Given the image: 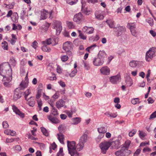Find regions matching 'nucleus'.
<instances>
[{
  "instance_id": "f257e3e1",
  "label": "nucleus",
  "mask_w": 156,
  "mask_h": 156,
  "mask_svg": "<svg viewBox=\"0 0 156 156\" xmlns=\"http://www.w3.org/2000/svg\"><path fill=\"white\" fill-rule=\"evenodd\" d=\"M67 147L69 153L71 156H78L79 153L76 148V142L75 141H67Z\"/></svg>"
},
{
  "instance_id": "f03ea898",
  "label": "nucleus",
  "mask_w": 156,
  "mask_h": 156,
  "mask_svg": "<svg viewBox=\"0 0 156 156\" xmlns=\"http://www.w3.org/2000/svg\"><path fill=\"white\" fill-rule=\"evenodd\" d=\"M87 135L85 133L83 134L80 136L79 143L76 145L77 150L78 151H80L83 149L85 144L87 141Z\"/></svg>"
},
{
  "instance_id": "7ed1b4c3",
  "label": "nucleus",
  "mask_w": 156,
  "mask_h": 156,
  "mask_svg": "<svg viewBox=\"0 0 156 156\" xmlns=\"http://www.w3.org/2000/svg\"><path fill=\"white\" fill-rule=\"evenodd\" d=\"M110 146L109 141H104L101 143L99 145L101 152L103 154H106L107 151Z\"/></svg>"
},
{
  "instance_id": "20e7f679",
  "label": "nucleus",
  "mask_w": 156,
  "mask_h": 156,
  "mask_svg": "<svg viewBox=\"0 0 156 156\" xmlns=\"http://www.w3.org/2000/svg\"><path fill=\"white\" fill-rule=\"evenodd\" d=\"M72 42L70 41H67L64 43L63 45V48L69 56L72 55V53L70 51L72 48Z\"/></svg>"
},
{
  "instance_id": "39448f33",
  "label": "nucleus",
  "mask_w": 156,
  "mask_h": 156,
  "mask_svg": "<svg viewBox=\"0 0 156 156\" xmlns=\"http://www.w3.org/2000/svg\"><path fill=\"white\" fill-rule=\"evenodd\" d=\"M12 79L11 73L10 75L7 74L3 76V81L4 82V85L6 87H10L12 84L10 83Z\"/></svg>"
},
{
  "instance_id": "423d86ee",
  "label": "nucleus",
  "mask_w": 156,
  "mask_h": 156,
  "mask_svg": "<svg viewBox=\"0 0 156 156\" xmlns=\"http://www.w3.org/2000/svg\"><path fill=\"white\" fill-rule=\"evenodd\" d=\"M44 41L47 43L48 44L54 46L58 44V39L56 37H52L47 39Z\"/></svg>"
},
{
  "instance_id": "0eeeda50",
  "label": "nucleus",
  "mask_w": 156,
  "mask_h": 156,
  "mask_svg": "<svg viewBox=\"0 0 156 156\" xmlns=\"http://www.w3.org/2000/svg\"><path fill=\"white\" fill-rule=\"evenodd\" d=\"M155 48L154 47L150 48L146 54V59L147 61L149 62L152 59L155 53Z\"/></svg>"
},
{
  "instance_id": "6e6552de",
  "label": "nucleus",
  "mask_w": 156,
  "mask_h": 156,
  "mask_svg": "<svg viewBox=\"0 0 156 156\" xmlns=\"http://www.w3.org/2000/svg\"><path fill=\"white\" fill-rule=\"evenodd\" d=\"M85 19L84 16L81 12L75 14L73 18V21L77 24L80 23Z\"/></svg>"
},
{
  "instance_id": "1a4fd4ad",
  "label": "nucleus",
  "mask_w": 156,
  "mask_h": 156,
  "mask_svg": "<svg viewBox=\"0 0 156 156\" xmlns=\"http://www.w3.org/2000/svg\"><path fill=\"white\" fill-rule=\"evenodd\" d=\"M53 24L54 25V28L56 30L57 34H59L62 29L61 22L55 20L53 21Z\"/></svg>"
},
{
  "instance_id": "9d476101",
  "label": "nucleus",
  "mask_w": 156,
  "mask_h": 156,
  "mask_svg": "<svg viewBox=\"0 0 156 156\" xmlns=\"http://www.w3.org/2000/svg\"><path fill=\"white\" fill-rule=\"evenodd\" d=\"M22 92L21 89L18 88L16 89L14 91V94L13 96V99L14 101H16L17 99L20 98L22 95Z\"/></svg>"
},
{
  "instance_id": "9b49d317",
  "label": "nucleus",
  "mask_w": 156,
  "mask_h": 156,
  "mask_svg": "<svg viewBox=\"0 0 156 156\" xmlns=\"http://www.w3.org/2000/svg\"><path fill=\"white\" fill-rule=\"evenodd\" d=\"M121 138H118L115 141L112 142L110 141V146L112 148H118L120 147Z\"/></svg>"
},
{
  "instance_id": "f8f14e48",
  "label": "nucleus",
  "mask_w": 156,
  "mask_h": 156,
  "mask_svg": "<svg viewBox=\"0 0 156 156\" xmlns=\"http://www.w3.org/2000/svg\"><path fill=\"white\" fill-rule=\"evenodd\" d=\"M52 11L50 12L43 9L41 12V18L42 20H44L47 18L48 17H50L53 13Z\"/></svg>"
},
{
  "instance_id": "ddd939ff",
  "label": "nucleus",
  "mask_w": 156,
  "mask_h": 156,
  "mask_svg": "<svg viewBox=\"0 0 156 156\" xmlns=\"http://www.w3.org/2000/svg\"><path fill=\"white\" fill-rule=\"evenodd\" d=\"M41 44L43 45L41 47V49L43 51L49 52L51 51V48L48 46L49 45L44 41H42Z\"/></svg>"
},
{
  "instance_id": "4468645a",
  "label": "nucleus",
  "mask_w": 156,
  "mask_h": 156,
  "mask_svg": "<svg viewBox=\"0 0 156 156\" xmlns=\"http://www.w3.org/2000/svg\"><path fill=\"white\" fill-rule=\"evenodd\" d=\"M120 75L118 74L116 76H111L109 78L110 81L113 84H116L121 78Z\"/></svg>"
},
{
  "instance_id": "2eb2a0df",
  "label": "nucleus",
  "mask_w": 156,
  "mask_h": 156,
  "mask_svg": "<svg viewBox=\"0 0 156 156\" xmlns=\"http://www.w3.org/2000/svg\"><path fill=\"white\" fill-rule=\"evenodd\" d=\"M12 109L13 111L16 114L18 115L20 117L22 118L24 117V114L21 112L15 105L12 106Z\"/></svg>"
},
{
  "instance_id": "dca6fc26",
  "label": "nucleus",
  "mask_w": 156,
  "mask_h": 156,
  "mask_svg": "<svg viewBox=\"0 0 156 156\" xmlns=\"http://www.w3.org/2000/svg\"><path fill=\"white\" fill-rule=\"evenodd\" d=\"M48 119L52 123L58 124L60 122V120L57 118L53 117L52 115H50L47 116Z\"/></svg>"
},
{
  "instance_id": "f3484780",
  "label": "nucleus",
  "mask_w": 156,
  "mask_h": 156,
  "mask_svg": "<svg viewBox=\"0 0 156 156\" xmlns=\"http://www.w3.org/2000/svg\"><path fill=\"white\" fill-rule=\"evenodd\" d=\"M65 103V101L62 99H60L56 102V107L57 108L59 109L64 106Z\"/></svg>"
},
{
  "instance_id": "a211bd4d",
  "label": "nucleus",
  "mask_w": 156,
  "mask_h": 156,
  "mask_svg": "<svg viewBox=\"0 0 156 156\" xmlns=\"http://www.w3.org/2000/svg\"><path fill=\"white\" fill-rule=\"evenodd\" d=\"M127 149H122L115 153V154L117 156H124L126 155Z\"/></svg>"
},
{
  "instance_id": "6ab92c4d",
  "label": "nucleus",
  "mask_w": 156,
  "mask_h": 156,
  "mask_svg": "<svg viewBox=\"0 0 156 156\" xmlns=\"http://www.w3.org/2000/svg\"><path fill=\"white\" fill-rule=\"evenodd\" d=\"M101 73L105 75H108L109 74L110 70L107 66L102 67L100 70Z\"/></svg>"
},
{
  "instance_id": "aec40b11",
  "label": "nucleus",
  "mask_w": 156,
  "mask_h": 156,
  "mask_svg": "<svg viewBox=\"0 0 156 156\" xmlns=\"http://www.w3.org/2000/svg\"><path fill=\"white\" fill-rule=\"evenodd\" d=\"M4 133L6 135L12 136H15L16 135L15 131L11 129H6L4 130Z\"/></svg>"
},
{
  "instance_id": "412c9836",
  "label": "nucleus",
  "mask_w": 156,
  "mask_h": 156,
  "mask_svg": "<svg viewBox=\"0 0 156 156\" xmlns=\"http://www.w3.org/2000/svg\"><path fill=\"white\" fill-rule=\"evenodd\" d=\"M83 29L85 30L84 32H86V33L89 34L93 33L94 31V29L92 27L85 26L83 27Z\"/></svg>"
},
{
  "instance_id": "4be33fe9",
  "label": "nucleus",
  "mask_w": 156,
  "mask_h": 156,
  "mask_svg": "<svg viewBox=\"0 0 156 156\" xmlns=\"http://www.w3.org/2000/svg\"><path fill=\"white\" fill-rule=\"evenodd\" d=\"M57 138L60 142L62 144H64V140L65 139L63 133H58L57 134Z\"/></svg>"
},
{
  "instance_id": "5701e85b",
  "label": "nucleus",
  "mask_w": 156,
  "mask_h": 156,
  "mask_svg": "<svg viewBox=\"0 0 156 156\" xmlns=\"http://www.w3.org/2000/svg\"><path fill=\"white\" fill-rule=\"evenodd\" d=\"M67 27L69 29H73L76 28V26L73 22L72 21H66Z\"/></svg>"
},
{
  "instance_id": "b1692460",
  "label": "nucleus",
  "mask_w": 156,
  "mask_h": 156,
  "mask_svg": "<svg viewBox=\"0 0 156 156\" xmlns=\"http://www.w3.org/2000/svg\"><path fill=\"white\" fill-rule=\"evenodd\" d=\"M17 40V37L16 34H12L11 38L8 41L12 45H14Z\"/></svg>"
},
{
  "instance_id": "393cba45",
  "label": "nucleus",
  "mask_w": 156,
  "mask_h": 156,
  "mask_svg": "<svg viewBox=\"0 0 156 156\" xmlns=\"http://www.w3.org/2000/svg\"><path fill=\"white\" fill-rule=\"evenodd\" d=\"M95 15L96 18L98 20H102L104 18V16L102 12L99 11L96 12Z\"/></svg>"
},
{
  "instance_id": "a878e982",
  "label": "nucleus",
  "mask_w": 156,
  "mask_h": 156,
  "mask_svg": "<svg viewBox=\"0 0 156 156\" xmlns=\"http://www.w3.org/2000/svg\"><path fill=\"white\" fill-rule=\"evenodd\" d=\"M27 101V104L31 107H33L35 105V100L34 97H31L28 99L26 100Z\"/></svg>"
},
{
  "instance_id": "bb28decb",
  "label": "nucleus",
  "mask_w": 156,
  "mask_h": 156,
  "mask_svg": "<svg viewBox=\"0 0 156 156\" xmlns=\"http://www.w3.org/2000/svg\"><path fill=\"white\" fill-rule=\"evenodd\" d=\"M51 25V23L46 22L44 24L42 25L41 28L42 30L45 32L47 31Z\"/></svg>"
},
{
  "instance_id": "cd10ccee",
  "label": "nucleus",
  "mask_w": 156,
  "mask_h": 156,
  "mask_svg": "<svg viewBox=\"0 0 156 156\" xmlns=\"http://www.w3.org/2000/svg\"><path fill=\"white\" fill-rule=\"evenodd\" d=\"M47 79L51 81L55 80L57 79L56 75L53 72L49 73Z\"/></svg>"
},
{
  "instance_id": "c85d7f7f",
  "label": "nucleus",
  "mask_w": 156,
  "mask_h": 156,
  "mask_svg": "<svg viewBox=\"0 0 156 156\" xmlns=\"http://www.w3.org/2000/svg\"><path fill=\"white\" fill-rule=\"evenodd\" d=\"M59 133H64L66 130V126L64 124L60 125L58 127Z\"/></svg>"
},
{
  "instance_id": "c756f323",
  "label": "nucleus",
  "mask_w": 156,
  "mask_h": 156,
  "mask_svg": "<svg viewBox=\"0 0 156 156\" xmlns=\"http://www.w3.org/2000/svg\"><path fill=\"white\" fill-rule=\"evenodd\" d=\"M126 83L127 86L130 87L133 84L132 79L129 77H126Z\"/></svg>"
},
{
  "instance_id": "7c9ffc66",
  "label": "nucleus",
  "mask_w": 156,
  "mask_h": 156,
  "mask_svg": "<svg viewBox=\"0 0 156 156\" xmlns=\"http://www.w3.org/2000/svg\"><path fill=\"white\" fill-rule=\"evenodd\" d=\"M93 63L94 65L96 66H100L102 64V62L101 59L99 58L94 59L93 61Z\"/></svg>"
},
{
  "instance_id": "2f4dec72",
  "label": "nucleus",
  "mask_w": 156,
  "mask_h": 156,
  "mask_svg": "<svg viewBox=\"0 0 156 156\" xmlns=\"http://www.w3.org/2000/svg\"><path fill=\"white\" fill-rule=\"evenodd\" d=\"M1 46L4 50H9L8 44L5 41H4L2 43Z\"/></svg>"
},
{
  "instance_id": "473e14b6",
  "label": "nucleus",
  "mask_w": 156,
  "mask_h": 156,
  "mask_svg": "<svg viewBox=\"0 0 156 156\" xmlns=\"http://www.w3.org/2000/svg\"><path fill=\"white\" fill-rule=\"evenodd\" d=\"M127 27L130 30L136 29V25L135 23H128Z\"/></svg>"
},
{
  "instance_id": "72a5a7b5",
  "label": "nucleus",
  "mask_w": 156,
  "mask_h": 156,
  "mask_svg": "<svg viewBox=\"0 0 156 156\" xmlns=\"http://www.w3.org/2000/svg\"><path fill=\"white\" fill-rule=\"evenodd\" d=\"M139 135L140 138L142 140H144L147 135V134L142 130H139Z\"/></svg>"
},
{
  "instance_id": "f704fd0d",
  "label": "nucleus",
  "mask_w": 156,
  "mask_h": 156,
  "mask_svg": "<svg viewBox=\"0 0 156 156\" xmlns=\"http://www.w3.org/2000/svg\"><path fill=\"white\" fill-rule=\"evenodd\" d=\"M28 85V82L23 80L20 84V86L21 89H23L24 88L27 87Z\"/></svg>"
},
{
  "instance_id": "c9c22d12",
  "label": "nucleus",
  "mask_w": 156,
  "mask_h": 156,
  "mask_svg": "<svg viewBox=\"0 0 156 156\" xmlns=\"http://www.w3.org/2000/svg\"><path fill=\"white\" fill-rule=\"evenodd\" d=\"M106 23L111 28H113L114 27V22L111 19H108L106 21Z\"/></svg>"
},
{
  "instance_id": "e433bc0d",
  "label": "nucleus",
  "mask_w": 156,
  "mask_h": 156,
  "mask_svg": "<svg viewBox=\"0 0 156 156\" xmlns=\"http://www.w3.org/2000/svg\"><path fill=\"white\" fill-rule=\"evenodd\" d=\"M12 25L13 27L12 28V30H21L22 28L21 26L19 24L16 25L15 23H13L12 24Z\"/></svg>"
},
{
  "instance_id": "4c0bfd02",
  "label": "nucleus",
  "mask_w": 156,
  "mask_h": 156,
  "mask_svg": "<svg viewBox=\"0 0 156 156\" xmlns=\"http://www.w3.org/2000/svg\"><path fill=\"white\" fill-rule=\"evenodd\" d=\"M106 55V54L105 52L104 51H100L98 53V56L99 58L100 59L104 58Z\"/></svg>"
},
{
  "instance_id": "58836bf2",
  "label": "nucleus",
  "mask_w": 156,
  "mask_h": 156,
  "mask_svg": "<svg viewBox=\"0 0 156 156\" xmlns=\"http://www.w3.org/2000/svg\"><path fill=\"white\" fill-rule=\"evenodd\" d=\"M118 31L117 36H119L121 35V34H120V32L122 33L125 32L126 31V29L123 26L119 27H118Z\"/></svg>"
},
{
  "instance_id": "ea45409f",
  "label": "nucleus",
  "mask_w": 156,
  "mask_h": 156,
  "mask_svg": "<svg viewBox=\"0 0 156 156\" xmlns=\"http://www.w3.org/2000/svg\"><path fill=\"white\" fill-rule=\"evenodd\" d=\"M42 91V89H39L38 90L37 93L36 95V98L37 99H39L40 98L41 96Z\"/></svg>"
},
{
  "instance_id": "a19ab883",
  "label": "nucleus",
  "mask_w": 156,
  "mask_h": 156,
  "mask_svg": "<svg viewBox=\"0 0 156 156\" xmlns=\"http://www.w3.org/2000/svg\"><path fill=\"white\" fill-rule=\"evenodd\" d=\"M98 131L99 133L103 134V136H104L105 133L106 132V130L105 127H101L98 128Z\"/></svg>"
},
{
  "instance_id": "79ce46f5",
  "label": "nucleus",
  "mask_w": 156,
  "mask_h": 156,
  "mask_svg": "<svg viewBox=\"0 0 156 156\" xmlns=\"http://www.w3.org/2000/svg\"><path fill=\"white\" fill-rule=\"evenodd\" d=\"M43 134L46 136H48L49 134L47 130L44 127H41V128Z\"/></svg>"
},
{
  "instance_id": "37998d69",
  "label": "nucleus",
  "mask_w": 156,
  "mask_h": 156,
  "mask_svg": "<svg viewBox=\"0 0 156 156\" xmlns=\"http://www.w3.org/2000/svg\"><path fill=\"white\" fill-rule=\"evenodd\" d=\"M131 143V141L130 140H127L125 142L123 147L126 148H128Z\"/></svg>"
},
{
  "instance_id": "c03bdc74",
  "label": "nucleus",
  "mask_w": 156,
  "mask_h": 156,
  "mask_svg": "<svg viewBox=\"0 0 156 156\" xmlns=\"http://www.w3.org/2000/svg\"><path fill=\"white\" fill-rule=\"evenodd\" d=\"M37 101L38 105V107L39 108V110H41V106L43 105V103L42 100L40 99H37Z\"/></svg>"
},
{
  "instance_id": "a18cd8bd",
  "label": "nucleus",
  "mask_w": 156,
  "mask_h": 156,
  "mask_svg": "<svg viewBox=\"0 0 156 156\" xmlns=\"http://www.w3.org/2000/svg\"><path fill=\"white\" fill-rule=\"evenodd\" d=\"M67 2L69 5H73L75 4L78 0H66Z\"/></svg>"
},
{
  "instance_id": "49530a36",
  "label": "nucleus",
  "mask_w": 156,
  "mask_h": 156,
  "mask_svg": "<svg viewBox=\"0 0 156 156\" xmlns=\"http://www.w3.org/2000/svg\"><path fill=\"white\" fill-rule=\"evenodd\" d=\"M61 60L63 62L67 61L69 59V57L67 55H63L61 57Z\"/></svg>"
},
{
  "instance_id": "de8ad7c7",
  "label": "nucleus",
  "mask_w": 156,
  "mask_h": 156,
  "mask_svg": "<svg viewBox=\"0 0 156 156\" xmlns=\"http://www.w3.org/2000/svg\"><path fill=\"white\" fill-rule=\"evenodd\" d=\"M133 105H135L140 103L139 99L138 98L133 99L131 101Z\"/></svg>"
},
{
  "instance_id": "09e8293b",
  "label": "nucleus",
  "mask_w": 156,
  "mask_h": 156,
  "mask_svg": "<svg viewBox=\"0 0 156 156\" xmlns=\"http://www.w3.org/2000/svg\"><path fill=\"white\" fill-rule=\"evenodd\" d=\"M79 36L80 38L83 40H86L87 38L86 36L84 34L81 33L80 30H79Z\"/></svg>"
},
{
  "instance_id": "8fccbe9b",
  "label": "nucleus",
  "mask_w": 156,
  "mask_h": 156,
  "mask_svg": "<svg viewBox=\"0 0 156 156\" xmlns=\"http://www.w3.org/2000/svg\"><path fill=\"white\" fill-rule=\"evenodd\" d=\"M129 65L132 67L134 68L137 66V64L136 61H133L129 62Z\"/></svg>"
},
{
  "instance_id": "3c124183",
  "label": "nucleus",
  "mask_w": 156,
  "mask_h": 156,
  "mask_svg": "<svg viewBox=\"0 0 156 156\" xmlns=\"http://www.w3.org/2000/svg\"><path fill=\"white\" fill-rule=\"evenodd\" d=\"M52 113L54 115H57L58 113L57 109L54 107L52 108Z\"/></svg>"
},
{
  "instance_id": "603ef678",
  "label": "nucleus",
  "mask_w": 156,
  "mask_h": 156,
  "mask_svg": "<svg viewBox=\"0 0 156 156\" xmlns=\"http://www.w3.org/2000/svg\"><path fill=\"white\" fill-rule=\"evenodd\" d=\"M5 7L8 8L9 9H13L14 8V5L12 3H11L9 4H5Z\"/></svg>"
},
{
  "instance_id": "864d4df0",
  "label": "nucleus",
  "mask_w": 156,
  "mask_h": 156,
  "mask_svg": "<svg viewBox=\"0 0 156 156\" xmlns=\"http://www.w3.org/2000/svg\"><path fill=\"white\" fill-rule=\"evenodd\" d=\"M83 12L86 15H89L90 14L91 12V11L87 10V8H86L84 9L83 10H82Z\"/></svg>"
},
{
  "instance_id": "5fc2aeb1",
  "label": "nucleus",
  "mask_w": 156,
  "mask_h": 156,
  "mask_svg": "<svg viewBox=\"0 0 156 156\" xmlns=\"http://www.w3.org/2000/svg\"><path fill=\"white\" fill-rule=\"evenodd\" d=\"M64 153L62 148H60L58 152L57 153L56 156H63Z\"/></svg>"
},
{
  "instance_id": "6e6d98bb",
  "label": "nucleus",
  "mask_w": 156,
  "mask_h": 156,
  "mask_svg": "<svg viewBox=\"0 0 156 156\" xmlns=\"http://www.w3.org/2000/svg\"><path fill=\"white\" fill-rule=\"evenodd\" d=\"M147 22L149 23L150 26L152 27L154 25V20L151 18H149L147 19Z\"/></svg>"
},
{
  "instance_id": "4d7b16f0",
  "label": "nucleus",
  "mask_w": 156,
  "mask_h": 156,
  "mask_svg": "<svg viewBox=\"0 0 156 156\" xmlns=\"http://www.w3.org/2000/svg\"><path fill=\"white\" fill-rule=\"evenodd\" d=\"M65 112L69 117L70 118L72 117L73 114V112L72 110L66 111Z\"/></svg>"
},
{
  "instance_id": "13d9d810",
  "label": "nucleus",
  "mask_w": 156,
  "mask_h": 156,
  "mask_svg": "<svg viewBox=\"0 0 156 156\" xmlns=\"http://www.w3.org/2000/svg\"><path fill=\"white\" fill-rule=\"evenodd\" d=\"M73 120L75 124H77L80 122V119L79 118L76 117L74 118Z\"/></svg>"
},
{
  "instance_id": "bf43d9fd",
  "label": "nucleus",
  "mask_w": 156,
  "mask_h": 156,
  "mask_svg": "<svg viewBox=\"0 0 156 156\" xmlns=\"http://www.w3.org/2000/svg\"><path fill=\"white\" fill-rule=\"evenodd\" d=\"M130 30V32L133 35L135 36H136V35H137V31H136V29H132L131 30Z\"/></svg>"
},
{
  "instance_id": "052dcab7",
  "label": "nucleus",
  "mask_w": 156,
  "mask_h": 156,
  "mask_svg": "<svg viewBox=\"0 0 156 156\" xmlns=\"http://www.w3.org/2000/svg\"><path fill=\"white\" fill-rule=\"evenodd\" d=\"M30 93V89H27L24 92L25 98L26 100H27V97Z\"/></svg>"
},
{
  "instance_id": "680f3d73",
  "label": "nucleus",
  "mask_w": 156,
  "mask_h": 156,
  "mask_svg": "<svg viewBox=\"0 0 156 156\" xmlns=\"http://www.w3.org/2000/svg\"><path fill=\"white\" fill-rule=\"evenodd\" d=\"M3 127L4 128L7 129L9 127V125L6 121H4L2 123Z\"/></svg>"
},
{
  "instance_id": "e2e57ef3",
  "label": "nucleus",
  "mask_w": 156,
  "mask_h": 156,
  "mask_svg": "<svg viewBox=\"0 0 156 156\" xmlns=\"http://www.w3.org/2000/svg\"><path fill=\"white\" fill-rule=\"evenodd\" d=\"M77 70L76 69L74 70L69 74V76L71 77H73L76 75L77 73Z\"/></svg>"
},
{
  "instance_id": "0e129e2a",
  "label": "nucleus",
  "mask_w": 156,
  "mask_h": 156,
  "mask_svg": "<svg viewBox=\"0 0 156 156\" xmlns=\"http://www.w3.org/2000/svg\"><path fill=\"white\" fill-rule=\"evenodd\" d=\"M56 71L57 73L59 74H61L62 73V69L61 67L59 65H58L57 66L56 68Z\"/></svg>"
},
{
  "instance_id": "69168bd1",
  "label": "nucleus",
  "mask_w": 156,
  "mask_h": 156,
  "mask_svg": "<svg viewBox=\"0 0 156 156\" xmlns=\"http://www.w3.org/2000/svg\"><path fill=\"white\" fill-rule=\"evenodd\" d=\"M141 150V148H139L136 150L134 154V156H138L140 153Z\"/></svg>"
},
{
  "instance_id": "338daca9",
  "label": "nucleus",
  "mask_w": 156,
  "mask_h": 156,
  "mask_svg": "<svg viewBox=\"0 0 156 156\" xmlns=\"http://www.w3.org/2000/svg\"><path fill=\"white\" fill-rule=\"evenodd\" d=\"M136 133V131L134 129H132L130 131L129 133V135L130 137H132Z\"/></svg>"
},
{
  "instance_id": "774afa93",
  "label": "nucleus",
  "mask_w": 156,
  "mask_h": 156,
  "mask_svg": "<svg viewBox=\"0 0 156 156\" xmlns=\"http://www.w3.org/2000/svg\"><path fill=\"white\" fill-rule=\"evenodd\" d=\"M156 117V111L150 115L149 119L151 120Z\"/></svg>"
}]
</instances>
